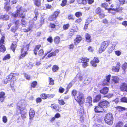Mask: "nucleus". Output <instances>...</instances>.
I'll return each instance as SVG.
<instances>
[{"label": "nucleus", "instance_id": "1", "mask_svg": "<svg viewBox=\"0 0 127 127\" xmlns=\"http://www.w3.org/2000/svg\"><path fill=\"white\" fill-rule=\"evenodd\" d=\"M18 74L17 73H10L4 80V84H6L10 81V86L11 89H13L15 86V83L17 79Z\"/></svg>", "mask_w": 127, "mask_h": 127}, {"label": "nucleus", "instance_id": "2", "mask_svg": "<svg viewBox=\"0 0 127 127\" xmlns=\"http://www.w3.org/2000/svg\"><path fill=\"white\" fill-rule=\"evenodd\" d=\"M24 104V102L20 100L17 103L16 107L17 110L20 111L21 117L23 120L26 118L27 116V112L23 111L24 109L23 107Z\"/></svg>", "mask_w": 127, "mask_h": 127}, {"label": "nucleus", "instance_id": "3", "mask_svg": "<svg viewBox=\"0 0 127 127\" xmlns=\"http://www.w3.org/2000/svg\"><path fill=\"white\" fill-rule=\"evenodd\" d=\"M30 43L27 44L26 46L23 45L21 49V54L19 56V59H23L28 54V51L29 49Z\"/></svg>", "mask_w": 127, "mask_h": 127}, {"label": "nucleus", "instance_id": "4", "mask_svg": "<svg viewBox=\"0 0 127 127\" xmlns=\"http://www.w3.org/2000/svg\"><path fill=\"white\" fill-rule=\"evenodd\" d=\"M74 99L81 106H82V105L84 103V95L82 93H79L74 97Z\"/></svg>", "mask_w": 127, "mask_h": 127}, {"label": "nucleus", "instance_id": "5", "mask_svg": "<svg viewBox=\"0 0 127 127\" xmlns=\"http://www.w3.org/2000/svg\"><path fill=\"white\" fill-rule=\"evenodd\" d=\"M1 32V30L0 29V34H1L0 39V52L4 53L6 50L5 47L3 45L4 43L5 37L4 34H2Z\"/></svg>", "mask_w": 127, "mask_h": 127}, {"label": "nucleus", "instance_id": "6", "mask_svg": "<svg viewBox=\"0 0 127 127\" xmlns=\"http://www.w3.org/2000/svg\"><path fill=\"white\" fill-rule=\"evenodd\" d=\"M113 118L112 113H108L106 114L104 117L105 123L110 125H112L113 123Z\"/></svg>", "mask_w": 127, "mask_h": 127}, {"label": "nucleus", "instance_id": "7", "mask_svg": "<svg viewBox=\"0 0 127 127\" xmlns=\"http://www.w3.org/2000/svg\"><path fill=\"white\" fill-rule=\"evenodd\" d=\"M110 41L109 40L104 41L102 42L98 49V52L99 53H102L109 46Z\"/></svg>", "mask_w": 127, "mask_h": 127}, {"label": "nucleus", "instance_id": "8", "mask_svg": "<svg viewBox=\"0 0 127 127\" xmlns=\"http://www.w3.org/2000/svg\"><path fill=\"white\" fill-rule=\"evenodd\" d=\"M111 82L112 87H113L116 86L117 84L119 82V78L117 76H112Z\"/></svg>", "mask_w": 127, "mask_h": 127}, {"label": "nucleus", "instance_id": "9", "mask_svg": "<svg viewBox=\"0 0 127 127\" xmlns=\"http://www.w3.org/2000/svg\"><path fill=\"white\" fill-rule=\"evenodd\" d=\"M60 13L59 11H56L54 12L52 15L49 17L48 18L49 20L50 21H53L55 20L58 17Z\"/></svg>", "mask_w": 127, "mask_h": 127}, {"label": "nucleus", "instance_id": "10", "mask_svg": "<svg viewBox=\"0 0 127 127\" xmlns=\"http://www.w3.org/2000/svg\"><path fill=\"white\" fill-rule=\"evenodd\" d=\"M98 104L102 108H107L109 107V102L106 100H103L100 101Z\"/></svg>", "mask_w": 127, "mask_h": 127}, {"label": "nucleus", "instance_id": "11", "mask_svg": "<svg viewBox=\"0 0 127 127\" xmlns=\"http://www.w3.org/2000/svg\"><path fill=\"white\" fill-rule=\"evenodd\" d=\"M82 36L80 35H76V37L74 39V44L76 45H77L82 41Z\"/></svg>", "mask_w": 127, "mask_h": 127}, {"label": "nucleus", "instance_id": "12", "mask_svg": "<svg viewBox=\"0 0 127 127\" xmlns=\"http://www.w3.org/2000/svg\"><path fill=\"white\" fill-rule=\"evenodd\" d=\"M111 75L109 74L106 76L105 77L106 78L104 79L102 83V86L108 85V83H110L111 78Z\"/></svg>", "mask_w": 127, "mask_h": 127}, {"label": "nucleus", "instance_id": "13", "mask_svg": "<svg viewBox=\"0 0 127 127\" xmlns=\"http://www.w3.org/2000/svg\"><path fill=\"white\" fill-rule=\"evenodd\" d=\"M99 60L97 57H94L93 59L90 62V64L91 65L94 67H96L97 64L99 62Z\"/></svg>", "mask_w": 127, "mask_h": 127}, {"label": "nucleus", "instance_id": "14", "mask_svg": "<svg viewBox=\"0 0 127 127\" xmlns=\"http://www.w3.org/2000/svg\"><path fill=\"white\" fill-rule=\"evenodd\" d=\"M18 41H13L10 47V49L14 53H15V50L17 47Z\"/></svg>", "mask_w": 127, "mask_h": 127}, {"label": "nucleus", "instance_id": "15", "mask_svg": "<svg viewBox=\"0 0 127 127\" xmlns=\"http://www.w3.org/2000/svg\"><path fill=\"white\" fill-rule=\"evenodd\" d=\"M104 110V109L99 105L98 103L97 106H95L94 110L96 113H103Z\"/></svg>", "mask_w": 127, "mask_h": 127}, {"label": "nucleus", "instance_id": "16", "mask_svg": "<svg viewBox=\"0 0 127 127\" xmlns=\"http://www.w3.org/2000/svg\"><path fill=\"white\" fill-rule=\"evenodd\" d=\"M121 64L120 63L118 62L116 64V66H113L111 69L112 70L113 72H119Z\"/></svg>", "mask_w": 127, "mask_h": 127}, {"label": "nucleus", "instance_id": "17", "mask_svg": "<svg viewBox=\"0 0 127 127\" xmlns=\"http://www.w3.org/2000/svg\"><path fill=\"white\" fill-rule=\"evenodd\" d=\"M120 89L121 91L127 92V83H122L120 86Z\"/></svg>", "mask_w": 127, "mask_h": 127}, {"label": "nucleus", "instance_id": "18", "mask_svg": "<svg viewBox=\"0 0 127 127\" xmlns=\"http://www.w3.org/2000/svg\"><path fill=\"white\" fill-rule=\"evenodd\" d=\"M23 11L21 8H19L17 9L16 13L18 17L22 18H25V16L23 14Z\"/></svg>", "mask_w": 127, "mask_h": 127}, {"label": "nucleus", "instance_id": "19", "mask_svg": "<svg viewBox=\"0 0 127 127\" xmlns=\"http://www.w3.org/2000/svg\"><path fill=\"white\" fill-rule=\"evenodd\" d=\"M103 11H102L101 8H97L95 10V13L97 14H98L101 18H103L104 15L103 13Z\"/></svg>", "mask_w": 127, "mask_h": 127}, {"label": "nucleus", "instance_id": "20", "mask_svg": "<svg viewBox=\"0 0 127 127\" xmlns=\"http://www.w3.org/2000/svg\"><path fill=\"white\" fill-rule=\"evenodd\" d=\"M41 46V45L40 44H37L35 45L33 50V53L35 55H37V53Z\"/></svg>", "mask_w": 127, "mask_h": 127}, {"label": "nucleus", "instance_id": "21", "mask_svg": "<svg viewBox=\"0 0 127 127\" xmlns=\"http://www.w3.org/2000/svg\"><path fill=\"white\" fill-rule=\"evenodd\" d=\"M86 103L89 107L92 105V98L91 96H89L87 97Z\"/></svg>", "mask_w": 127, "mask_h": 127}, {"label": "nucleus", "instance_id": "22", "mask_svg": "<svg viewBox=\"0 0 127 127\" xmlns=\"http://www.w3.org/2000/svg\"><path fill=\"white\" fill-rule=\"evenodd\" d=\"M105 10H107L108 12L113 14H115L116 12L119 11V8H105Z\"/></svg>", "mask_w": 127, "mask_h": 127}, {"label": "nucleus", "instance_id": "23", "mask_svg": "<svg viewBox=\"0 0 127 127\" xmlns=\"http://www.w3.org/2000/svg\"><path fill=\"white\" fill-rule=\"evenodd\" d=\"M105 10H107L108 12L113 14H115L116 12L119 11V8H105Z\"/></svg>", "mask_w": 127, "mask_h": 127}, {"label": "nucleus", "instance_id": "24", "mask_svg": "<svg viewBox=\"0 0 127 127\" xmlns=\"http://www.w3.org/2000/svg\"><path fill=\"white\" fill-rule=\"evenodd\" d=\"M59 51L58 49H57L55 50L54 51L48 54L47 56V58H49L55 56L56 55V54L58 53Z\"/></svg>", "mask_w": 127, "mask_h": 127}, {"label": "nucleus", "instance_id": "25", "mask_svg": "<svg viewBox=\"0 0 127 127\" xmlns=\"http://www.w3.org/2000/svg\"><path fill=\"white\" fill-rule=\"evenodd\" d=\"M89 60L86 57H83L80 58L78 60V63H80L84 62H89Z\"/></svg>", "mask_w": 127, "mask_h": 127}, {"label": "nucleus", "instance_id": "26", "mask_svg": "<svg viewBox=\"0 0 127 127\" xmlns=\"http://www.w3.org/2000/svg\"><path fill=\"white\" fill-rule=\"evenodd\" d=\"M109 91V89L106 87H104L102 88L99 91L100 92L101 94L105 95L107 94Z\"/></svg>", "mask_w": 127, "mask_h": 127}, {"label": "nucleus", "instance_id": "27", "mask_svg": "<svg viewBox=\"0 0 127 127\" xmlns=\"http://www.w3.org/2000/svg\"><path fill=\"white\" fill-rule=\"evenodd\" d=\"M86 41L87 42L89 43L92 41L91 36V35L88 33L86 34L85 35Z\"/></svg>", "mask_w": 127, "mask_h": 127}, {"label": "nucleus", "instance_id": "28", "mask_svg": "<svg viewBox=\"0 0 127 127\" xmlns=\"http://www.w3.org/2000/svg\"><path fill=\"white\" fill-rule=\"evenodd\" d=\"M101 95L99 94L96 95L93 100L94 102H97L99 101L101 98Z\"/></svg>", "mask_w": 127, "mask_h": 127}, {"label": "nucleus", "instance_id": "29", "mask_svg": "<svg viewBox=\"0 0 127 127\" xmlns=\"http://www.w3.org/2000/svg\"><path fill=\"white\" fill-rule=\"evenodd\" d=\"M115 44H112L108 48L107 50V52L109 54L112 53L115 49Z\"/></svg>", "mask_w": 127, "mask_h": 127}, {"label": "nucleus", "instance_id": "30", "mask_svg": "<svg viewBox=\"0 0 127 127\" xmlns=\"http://www.w3.org/2000/svg\"><path fill=\"white\" fill-rule=\"evenodd\" d=\"M5 93L4 92H0V101L2 103L4 101L5 97Z\"/></svg>", "mask_w": 127, "mask_h": 127}, {"label": "nucleus", "instance_id": "31", "mask_svg": "<svg viewBox=\"0 0 127 127\" xmlns=\"http://www.w3.org/2000/svg\"><path fill=\"white\" fill-rule=\"evenodd\" d=\"M92 17H89L86 21V24H85L84 27V28L85 29H87L88 27V25L91 23L92 20H91Z\"/></svg>", "mask_w": 127, "mask_h": 127}, {"label": "nucleus", "instance_id": "32", "mask_svg": "<svg viewBox=\"0 0 127 127\" xmlns=\"http://www.w3.org/2000/svg\"><path fill=\"white\" fill-rule=\"evenodd\" d=\"M76 29L75 28L71 29L68 33L69 36L70 37L73 36L74 34V32H77V31H76Z\"/></svg>", "mask_w": 127, "mask_h": 127}, {"label": "nucleus", "instance_id": "33", "mask_svg": "<svg viewBox=\"0 0 127 127\" xmlns=\"http://www.w3.org/2000/svg\"><path fill=\"white\" fill-rule=\"evenodd\" d=\"M59 106L58 105H57L55 103H53L51 104L50 107L53 109H54L56 111H59L60 110L58 108Z\"/></svg>", "mask_w": 127, "mask_h": 127}, {"label": "nucleus", "instance_id": "34", "mask_svg": "<svg viewBox=\"0 0 127 127\" xmlns=\"http://www.w3.org/2000/svg\"><path fill=\"white\" fill-rule=\"evenodd\" d=\"M34 5L38 7H39L41 5V0H33Z\"/></svg>", "mask_w": 127, "mask_h": 127}, {"label": "nucleus", "instance_id": "35", "mask_svg": "<svg viewBox=\"0 0 127 127\" xmlns=\"http://www.w3.org/2000/svg\"><path fill=\"white\" fill-rule=\"evenodd\" d=\"M54 43L56 44H59L60 41V38L59 36L55 37L54 39Z\"/></svg>", "mask_w": 127, "mask_h": 127}, {"label": "nucleus", "instance_id": "36", "mask_svg": "<svg viewBox=\"0 0 127 127\" xmlns=\"http://www.w3.org/2000/svg\"><path fill=\"white\" fill-rule=\"evenodd\" d=\"M34 111L32 108H31L29 112V115L30 118H32L34 117L35 114Z\"/></svg>", "mask_w": 127, "mask_h": 127}, {"label": "nucleus", "instance_id": "37", "mask_svg": "<svg viewBox=\"0 0 127 127\" xmlns=\"http://www.w3.org/2000/svg\"><path fill=\"white\" fill-rule=\"evenodd\" d=\"M91 79L89 77H86L83 83L86 85H87L91 82Z\"/></svg>", "mask_w": 127, "mask_h": 127}, {"label": "nucleus", "instance_id": "38", "mask_svg": "<svg viewBox=\"0 0 127 127\" xmlns=\"http://www.w3.org/2000/svg\"><path fill=\"white\" fill-rule=\"evenodd\" d=\"M37 85V82L36 81H34L31 83L30 84L31 88H35Z\"/></svg>", "mask_w": 127, "mask_h": 127}, {"label": "nucleus", "instance_id": "39", "mask_svg": "<svg viewBox=\"0 0 127 127\" xmlns=\"http://www.w3.org/2000/svg\"><path fill=\"white\" fill-rule=\"evenodd\" d=\"M115 108L119 112H121L126 110V108L125 107L120 106H117Z\"/></svg>", "mask_w": 127, "mask_h": 127}, {"label": "nucleus", "instance_id": "40", "mask_svg": "<svg viewBox=\"0 0 127 127\" xmlns=\"http://www.w3.org/2000/svg\"><path fill=\"white\" fill-rule=\"evenodd\" d=\"M27 24V22L25 20L23 19H21L20 25L22 27H26V26Z\"/></svg>", "mask_w": 127, "mask_h": 127}, {"label": "nucleus", "instance_id": "41", "mask_svg": "<svg viewBox=\"0 0 127 127\" xmlns=\"http://www.w3.org/2000/svg\"><path fill=\"white\" fill-rule=\"evenodd\" d=\"M0 19L2 20H5L8 19V16L6 15H1L0 16Z\"/></svg>", "mask_w": 127, "mask_h": 127}, {"label": "nucleus", "instance_id": "42", "mask_svg": "<svg viewBox=\"0 0 127 127\" xmlns=\"http://www.w3.org/2000/svg\"><path fill=\"white\" fill-rule=\"evenodd\" d=\"M122 68L124 72H125L126 69L127 68V63L125 62L122 64Z\"/></svg>", "mask_w": 127, "mask_h": 127}, {"label": "nucleus", "instance_id": "43", "mask_svg": "<svg viewBox=\"0 0 127 127\" xmlns=\"http://www.w3.org/2000/svg\"><path fill=\"white\" fill-rule=\"evenodd\" d=\"M47 95V94L45 93H42L40 95V96L42 99H45L48 98Z\"/></svg>", "mask_w": 127, "mask_h": 127}, {"label": "nucleus", "instance_id": "44", "mask_svg": "<svg viewBox=\"0 0 127 127\" xmlns=\"http://www.w3.org/2000/svg\"><path fill=\"white\" fill-rule=\"evenodd\" d=\"M69 26L70 25L68 23L64 24L63 26V30H67Z\"/></svg>", "mask_w": 127, "mask_h": 127}, {"label": "nucleus", "instance_id": "45", "mask_svg": "<svg viewBox=\"0 0 127 127\" xmlns=\"http://www.w3.org/2000/svg\"><path fill=\"white\" fill-rule=\"evenodd\" d=\"M44 51L43 49H40L37 53V54L40 56H42L44 54Z\"/></svg>", "mask_w": 127, "mask_h": 127}, {"label": "nucleus", "instance_id": "46", "mask_svg": "<svg viewBox=\"0 0 127 127\" xmlns=\"http://www.w3.org/2000/svg\"><path fill=\"white\" fill-rule=\"evenodd\" d=\"M59 69V67L56 65H53L52 68V70L54 72H57Z\"/></svg>", "mask_w": 127, "mask_h": 127}, {"label": "nucleus", "instance_id": "47", "mask_svg": "<svg viewBox=\"0 0 127 127\" xmlns=\"http://www.w3.org/2000/svg\"><path fill=\"white\" fill-rule=\"evenodd\" d=\"M120 100L121 102L127 103V97L125 96L122 97L120 99Z\"/></svg>", "mask_w": 127, "mask_h": 127}, {"label": "nucleus", "instance_id": "48", "mask_svg": "<svg viewBox=\"0 0 127 127\" xmlns=\"http://www.w3.org/2000/svg\"><path fill=\"white\" fill-rule=\"evenodd\" d=\"M58 101L59 104L60 105H63L65 103L63 99H59L58 100Z\"/></svg>", "mask_w": 127, "mask_h": 127}, {"label": "nucleus", "instance_id": "49", "mask_svg": "<svg viewBox=\"0 0 127 127\" xmlns=\"http://www.w3.org/2000/svg\"><path fill=\"white\" fill-rule=\"evenodd\" d=\"M49 85H53L54 84V80L51 77H49Z\"/></svg>", "mask_w": 127, "mask_h": 127}, {"label": "nucleus", "instance_id": "50", "mask_svg": "<svg viewBox=\"0 0 127 127\" xmlns=\"http://www.w3.org/2000/svg\"><path fill=\"white\" fill-rule=\"evenodd\" d=\"M123 122L119 121L117 123L115 127H123Z\"/></svg>", "mask_w": 127, "mask_h": 127}, {"label": "nucleus", "instance_id": "51", "mask_svg": "<svg viewBox=\"0 0 127 127\" xmlns=\"http://www.w3.org/2000/svg\"><path fill=\"white\" fill-rule=\"evenodd\" d=\"M4 8H10V1H7L4 3Z\"/></svg>", "mask_w": 127, "mask_h": 127}, {"label": "nucleus", "instance_id": "52", "mask_svg": "<svg viewBox=\"0 0 127 127\" xmlns=\"http://www.w3.org/2000/svg\"><path fill=\"white\" fill-rule=\"evenodd\" d=\"M10 58V56L9 54H8L5 55L3 58L2 60L4 61L7 60L8 59Z\"/></svg>", "mask_w": 127, "mask_h": 127}, {"label": "nucleus", "instance_id": "53", "mask_svg": "<svg viewBox=\"0 0 127 127\" xmlns=\"http://www.w3.org/2000/svg\"><path fill=\"white\" fill-rule=\"evenodd\" d=\"M82 21V19L81 18H80L75 20V22L76 24H79L81 23Z\"/></svg>", "mask_w": 127, "mask_h": 127}, {"label": "nucleus", "instance_id": "54", "mask_svg": "<svg viewBox=\"0 0 127 127\" xmlns=\"http://www.w3.org/2000/svg\"><path fill=\"white\" fill-rule=\"evenodd\" d=\"M56 26L55 24L53 23H50V24L49 25V27L52 29H55L56 28Z\"/></svg>", "mask_w": 127, "mask_h": 127}, {"label": "nucleus", "instance_id": "55", "mask_svg": "<svg viewBox=\"0 0 127 127\" xmlns=\"http://www.w3.org/2000/svg\"><path fill=\"white\" fill-rule=\"evenodd\" d=\"M18 28L16 27L15 26H13L11 29V31L14 33H15L16 31L18 29Z\"/></svg>", "mask_w": 127, "mask_h": 127}, {"label": "nucleus", "instance_id": "56", "mask_svg": "<svg viewBox=\"0 0 127 127\" xmlns=\"http://www.w3.org/2000/svg\"><path fill=\"white\" fill-rule=\"evenodd\" d=\"M15 27H17L18 28V27L19 26H20V23L19 21V20H17L15 22Z\"/></svg>", "mask_w": 127, "mask_h": 127}, {"label": "nucleus", "instance_id": "57", "mask_svg": "<svg viewBox=\"0 0 127 127\" xmlns=\"http://www.w3.org/2000/svg\"><path fill=\"white\" fill-rule=\"evenodd\" d=\"M101 6L102 7L107 8L108 7V5L107 3L104 2L101 4Z\"/></svg>", "mask_w": 127, "mask_h": 127}, {"label": "nucleus", "instance_id": "58", "mask_svg": "<svg viewBox=\"0 0 127 127\" xmlns=\"http://www.w3.org/2000/svg\"><path fill=\"white\" fill-rule=\"evenodd\" d=\"M67 1L66 0H63L62 1V3L61 4V5L62 6H65L66 4Z\"/></svg>", "mask_w": 127, "mask_h": 127}, {"label": "nucleus", "instance_id": "59", "mask_svg": "<svg viewBox=\"0 0 127 127\" xmlns=\"http://www.w3.org/2000/svg\"><path fill=\"white\" fill-rule=\"evenodd\" d=\"M74 44L72 43L68 46V48L70 50H72L74 48Z\"/></svg>", "mask_w": 127, "mask_h": 127}, {"label": "nucleus", "instance_id": "60", "mask_svg": "<svg viewBox=\"0 0 127 127\" xmlns=\"http://www.w3.org/2000/svg\"><path fill=\"white\" fill-rule=\"evenodd\" d=\"M44 19L42 17L41 18V20L40 21V26H41L42 25H43L44 23Z\"/></svg>", "mask_w": 127, "mask_h": 127}, {"label": "nucleus", "instance_id": "61", "mask_svg": "<svg viewBox=\"0 0 127 127\" xmlns=\"http://www.w3.org/2000/svg\"><path fill=\"white\" fill-rule=\"evenodd\" d=\"M75 15L77 17H79L82 15V13L81 12H77L75 13Z\"/></svg>", "mask_w": 127, "mask_h": 127}, {"label": "nucleus", "instance_id": "62", "mask_svg": "<svg viewBox=\"0 0 127 127\" xmlns=\"http://www.w3.org/2000/svg\"><path fill=\"white\" fill-rule=\"evenodd\" d=\"M64 91V89L62 87H60L59 89V92L60 93H63Z\"/></svg>", "mask_w": 127, "mask_h": 127}, {"label": "nucleus", "instance_id": "63", "mask_svg": "<svg viewBox=\"0 0 127 127\" xmlns=\"http://www.w3.org/2000/svg\"><path fill=\"white\" fill-rule=\"evenodd\" d=\"M42 98L41 97H38L36 99V101L37 103L41 102L42 101Z\"/></svg>", "mask_w": 127, "mask_h": 127}, {"label": "nucleus", "instance_id": "64", "mask_svg": "<svg viewBox=\"0 0 127 127\" xmlns=\"http://www.w3.org/2000/svg\"><path fill=\"white\" fill-rule=\"evenodd\" d=\"M2 120L3 122L4 123H5L7 122V117L6 116H3L2 117Z\"/></svg>", "mask_w": 127, "mask_h": 127}]
</instances>
